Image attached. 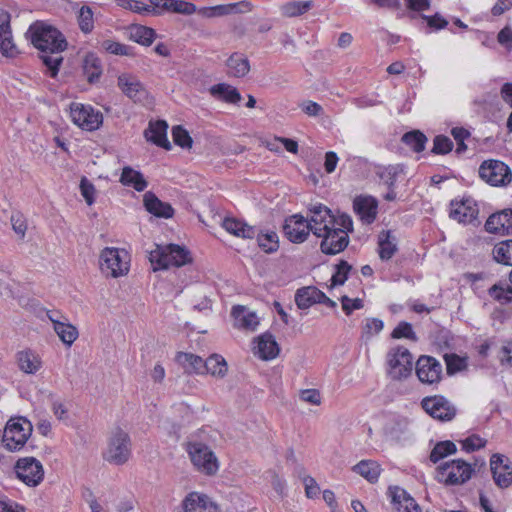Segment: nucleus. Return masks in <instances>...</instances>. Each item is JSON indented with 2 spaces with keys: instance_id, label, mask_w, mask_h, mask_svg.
<instances>
[{
  "instance_id": "obj_1",
  "label": "nucleus",
  "mask_w": 512,
  "mask_h": 512,
  "mask_svg": "<svg viewBox=\"0 0 512 512\" xmlns=\"http://www.w3.org/2000/svg\"><path fill=\"white\" fill-rule=\"evenodd\" d=\"M27 38L40 51V59L51 77H56L63 62L61 53L67 48L64 35L55 27L42 21L30 25Z\"/></svg>"
},
{
  "instance_id": "obj_2",
  "label": "nucleus",
  "mask_w": 512,
  "mask_h": 512,
  "mask_svg": "<svg viewBox=\"0 0 512 512\" xmlns=\"http://www.w3.org/2000/svg\"><path fill=\"white\" fill-rule=\"evenodd\" d=\"M149 260L154 270L167 269L170 266L180 267L192 261L190 252L177 244L156 245L150 252Z\"/></svg>"
},
{
  "instance_id": "obj_3",
  "label": "nucleus",
  "mask_w": 512,
  "mask_h": 512,
  "mask_svg": "<svg viewBox=\"0 0 512 512\" xmlns=\"http://www.w3.org/2000/svg\"><path fill=\"white\" fill-rule=\"evenodd\" d=\"M474 469L462 459L444 462L436 468L435 479L446 486L466 483L472 477Z\"/></svg>"
},
{
  "instance_id": "obj_4",
  "label": "nucleus",
  "mask_w": 512,
  "mask_h": 512,
  "mask_svg": "<svg viewBox=\"0 0 512 512\" xmlns=\"http://www.w3.org/2000/svg\"><path fill=\"white\" fill-rule=\"evenodd\" d=\"M33 431L32 423L24 417L11 418L4 429L2 442L7 450H20Z\"/></svg>"
},
{
  "instance_id": "obj_5",
  "label": "nucleus",
  "mask_w": 512,
  "mask_h": 512,
  "mask_svg": "<svg viewBox=\"0 0 512 512\" xmlns=\"http://www.w3.org/2000/svg\"><path fill=\"white\" fill-rule=\"evenodd\" d=\"M131 456V440L127 432L115 428L108 439L104 459L114 465L125 464Z\"/></svg>"
},
{
  "instance_id": "obj_6",
  "label": "nucleus",
  "mask_w": 512,
  "mask_h": 512,
  "mask_svg": "<svg viewBox=\"0 0 512 512\" xmlns=\"http://www.w3.org/2000/svg\"><path fill=\"white\" fill-rule=\"evenodd\" d=\"M100 267L107 276L120 277L129 271L128 253L125 250L107 247L101 252Z\"/></svg>"
},
{
  "instance_id": "obj_7",
  "label": "nucleus",
  "mask_w": 512,
  "mask_h": 512,
  "mask_svg": "<svg viewBox=\"0 0 512 512\" xmlns=\"http://www.w3.org/2000/svg\"><path fill=\"white\" fill-rule=\"evenodd\" d=\"M479 176L492 186H506L512 181V171L500 160L489 159L479 167Z\"/></svg>"
},
{
  "instance_id": "obj_8",
  "label": "nucleus",
  "mask_w": 512,
  "mask_h": 512,
  "mask_svg": "<svg viewBox=\"0 0 512 512\" xmlns=\"http://www.w3.org/2000/svg\"><path fill=\"white\" fill-rule=\"evenodd\" d=\"M388 373L394 380L407 378L413 367V357L404 347H397L388 353Z\"/></svg>"
},
{
  "instance_id": "obj_9",
  "label": "nucleus",
  "mask_w": 512,
  "mask_h": 512,
  "mask_svg": "<svg viewBox=\"0 0 512 512\" xmlns=\"http://www.w3.org/2000/svg\"><path fill=\"white\" fill-rule=\"evenodd\" d=\"M14 469L17 478L29 487H36L43 481V466L41 462L34 457L18 459Z\"/></svg>"
},
{
  "instance_id": "obj_10",
  "label": "nucleus",
  "mask_w": 512,
  "mask_h": 512,
  "mask_svg": "<svg viewBox=\"0 0 512 512\" xmlns=\"http://www.w3.org/2000/svg\"><path fill=\"white\" fill-rule=\"evenodd\" d=\"M421 407L432 418L442 422L451 421L457 414L454 404L442 395L423 398Z\"/></svg>"
},
{
  "instance_id": "obj_11",
  "label": "nucleus",
  "mask_w": 512,
  "mask_h": 512,
  "mask_svg": "<svg viewBox=\"0 0 512 512\" xmlns=\"http://www.w3.org/2000/svg\"><path fill=\"white\" fill-rule=\"evenodd\" d=\"M187 451L193 464L208 475L218 471V461L210 448L200 442L189 443Z\"/></svg>"
},
{
  "instance_id": "obj_12",
  "label": "nucleus",
  "mask_w": 512,
  "mask_h": 512,
  "mask_svg": "<svg viewBox=\"0 0 512 512\" xmlns=\"http://www.w3.org/2000/svg\"><path fill=\"white\" fill-rule=\"evenodd\" d=\"M70 115L76 125L87 131L98 129L103 122L101 112L94 110V108L89 105L80 103L71 104Z\"/></svg>"
},
{
  "instance_id": "obj_13",
  "label": "nucleus",
  "mask_w": 512,
  "mask_h": 512,
  "mask_svg": "<svg viewBox=\"0 0 512 512\" xmlns=\"http://www.w3.org/2000/svg\"><path fill=\"white\" fill-rule=\"evenodd\" d=\"M283 232L292 243H303L312 232L308 219L300 214H294L286 218L283 225Z\"/></svg>"
},
{
  "instance_id": "obj_14",
  "label": "nucleus",
  "mask_w": 512,
  "mask_h": 512,
  "mask_svg": "<svg viewBox=\"0 0 512 512\" xmlns=\"http://www.w3.org/2000/svg\"><path fill=\"white\" fill-rule=\"evenodd\" d=\"M490 469L495 484L505 489L512 484V464L509 458L496 453L490 458Z\"/></svg>"
},
{
  "instance_id": "obj_15",
  "label": "nucleus",
  "mask_w": 512,
  "mask_h": 512,
  "mask_svg": "<svg viewBox=\"0 0 512 512\" xmlns=\"http://www.w3.org/2000/svg\"><path fill=\"white\" fill-rule=\"evenodd\" d=\"M321 252L326 255H336L342 252L349 244V236L343 229H335V226L321 233Z\"/></svg>"
},
{
  "instance_id": "obj_16",
  "label": "nucleus",
  "mask_w": 512,
  "mask_h": 512,
  "mask_svg": "<svg viewBox=\"0 0 512 512\" xmlns=\"http://www.w3.org/2000/svg\"><path fill=\"white\" fill-rule=\"evenodd\" d=\"M416 374L424 384H437L442 378V365L431 356H421L416 362Z\"/></svg>"
},
{
  "instance_id": "obj_17",
  "label": "nucleus",
  "mask_w": 512,
  "mask_h": 512,
  "mask_svg": "<svg viewBox=\"0 0 512 512\" xmlns=\"http://www.w3.org/2000/svg\"><path fill=\"white\" fill-rule=\"evenodd\" d=\"M309 210L311 215L308 222L315 236L320 237L321 233L335 226V216L328 207L318 204Z\"/></svg>"
},
{
  "instance_id": "obj_18",
  "label": "nucleus",
  "mask_w": 512,
  "mask_h": 512,
  "mask_svg": "<svg viewBox=\"0 0 512 512\" xmlns=\"http://www.w3.org/2000/svg\"><path fill=\"white\" fill-rule=\"evenodd\" d=\"M485 230L491 234L512 235V209L491 214L486 220Z\"/></svg>"
},
{
  "instance_id": "obj_19",
  "label": "nucleus",
  "mask_w": 512,
  "mask_h": 512,
  "mask_svg": "<svg viewBox=\"0 0 512 512\" xmlns=\"http://www.w3.org/2000/svg\"><path fill=\"white\" fill-rule=\"evenodd\" d=\"M117 84L120 90L134 102H142L148 96V92L137 77L131 74H121L118 76Z\"/></svg>"
},
{
  "instance_id": "obj_20",
  "label": "nucleus",
  "mask_w": 512,
  "mask_h": 512,
  "mask_svg": "<svg viewBox=\"0 0 512 512\" xmlns=\"http://www.w3.org/2000/svg\"><path fill=\"white\" fill-rule=\"evenodd\" d=\"M183 512H220L219 506L206 494L191 492L182 503Z\"/></svg>"
},
{
  "instance_id": "obj_21",
  "label": "nucleus",
  "mask_w": 512,
  "mask_h": 512,
  "mask_svg": "<svg viewBox=\"0 0 512 512\" xmlns=\"http://www.w3.org/2000/svg\"><path fill=\"white\" fill-rule=\"evenodd\" d=\"M0 52L5 57L13 58L19 51L14 44L10 26V14L7 12L0 14Z\"/></svg>"
},
{
  "instance_id": "obj_22",
  "label": "nucleus",
  "mask_w": 512,
  "mask_h": 512,
  "mask_svg": "<svg viewBox=\"0 0 512 512\" xmlns=\"http://www.w3.org/2000/svg\"><path fill=\"white\" fill-rule=\"evenodd\" d=\"M167 129L168 124L164 120L150 122L149 127L144 132V136L147 141H150L166 150H170L172 146L167 139Z\"/></svg>"
},
{
  "instance_id": "obj_23",
  "label": "nucleus",
  "mask_w": 512,
  "mask_h": 512,
  "mask_svg": "<svg viewBox=\"0 0 512 512\" xmlns=\"http://www.w3.org/2000/svg\"><path fill=\"white\" fill-rule=\"evenodd\" d=\"M392 503L398 511L403 512H422L417 502L410 494L398 486L389 487Z\"/></svg>"
},
{
  "instance_id": "obj_24",
  "label": "nucleus",
  "mask_w": 512,
  "mask_h": 512,
  "mask_svg": "<svg viewBox=\"0 0 512 512\" xmlns=\"http://www.w3.org/2000/svg\"><path fill=\"white\" fill-rule=\"evenodd\" d=\"M453 208L450 211V217L461 223H471L477 218L478 208L476 204L470 200L465 199L459 203L452 202Z\"/></svg>"
},
{
  "instance_id": "obj_25",
  "label": "nucleus",
  "mask_w": 512,
  "mask_h": 512,
  "mask_svg": "<svg viewBox=\"0 0 512 512\" xmlns=\"http://www.w3.org/2000/svg\"><path fill=\"white\" fill-rule=\"evenodd\" d=\"M143 203L146 210L156 217L168 219L174 214V209L169 203L161 201L150 191L144 194Z\"/></svg>"
},
{
  "instance_id": "obj_26",
  "label": "nucleus",
  "mask_w": 512,
  "mask_h": 512,
  "mask_svg": "<svg viewBox=\"0 0 512 512\" xmlns=\"http://www.w3.org/2000/svg\"><path fill=\"white\" fill-rule=\"evenodd\" d=\"M377 206V201L371 196H358L353 201L354 211L368 224L376 219Z\"/></svg>"
},
{
  "instance_id": "obj_27",
  "label": "nucleus",
  "mask_w": 512,
  "mask_h": 512,
  "mask_svg": "<svg viewBox=\"0 0 512 512\" xmlns=\"http://www.w3.org/2000/svg\"><path fill=\"white\" fill-rule=\"evenodd\" d=\"M15 358L18 368L26 374H35L42 367L40 356L31 349L18 351Z\"/></svg>"
},
{
  "instance_id": "obj_28",
  "label": "nucleus",
  "mask_w": 512,
  "mask_h": 512,
  "mask_svg": "<svg viewBox=\"0 0 512 512\" xmlns=\"http://www.w3.org/2000/svg\"><path fill=\"white\" fill-rule=\"evenodd\" d=\"M175 360L188 374H205V361L192 353L178 352Z\"/></svg>"
},
{
  "instance_id": "obj_29",
  "label": "nucleus",
  "mask_w": 512,
  "mask_h": 512,
  "mask_svg": "<svg viewBox=\"0 0 512 512\" xmlns=\"http://www.w3.org/2000/svg\"><path fill=\"white\" fill-rule=\"evenodd\" d=\"M231 315L235 320V325L254 331L259 324V319L254 312L247 311L246 307L237 305L232 308Z\"/></svg>"
},
{
  "instance_id": "obj_30",
  "label": "nucleus",
  "mask_w": 512,
  "mask_h": 512,
  "mask_svg": "<svg viewBox=\"0 0 512 512\" xmlns=\"http://www.w3.org/2000/svg\"><path fill=\"white\" fill-rule=\"evenodd\" d=\"M223 228L230 234L244 239H252L256 235V228L235 218H225Z\"/></svg>"
},
{
  "instance_id": "obj_31",
  "label": "nucleus",
  "mask_w": 512,
  "mask_h": 512,
  "mask_svg": "<svg viewBox=\"0 0 512 512\" xmlns=\"http://www.w3.org/2000/svg\"><path fill=\"white\" fill-rule=\"evenodd\" d=\"M120 183L124 186L133 187L138 192L144 191L148 186L143 174L130 166H125L122 169Z\"/></svg>"
},
{
  "instance_id": "obj_32",
  "label": "nucleus",
  "mask_w": 512,
  "mask_h": 512,
  "mask_svg": "<svg viewBox=\"0 0 512 512\" xmlns=\"http://www.w3.org/2000/svg\"><path fill=\"white\" fill-rule=\"evenodd\" d=\"M257 354L263 360L274 359L279 354V346L270 333L258 337Z\"/></svg>"
},
{
  "instance_id": "obj_33",
  "label": "nucleus",
  "mask_w": 512,
  "mask_h": 512,
  "mask_svg": "<svg viewBox=\"0 0 512 512\" xmlns=\"http://www.w3.org/2000/svg\"><path fill=\"white\" fill-rule=\"evenodd\" d=\"M228 75L242 78L250 71V63L246 56L241 53H233L226 61Z\"/></svg>"
},
{
  "instance_id": "obj_34",
  "label": "nucleus",
  "mask_w": 512,
  "mask_h": 512,
  "mask_svg": "<svg viewBox=\"0 0 512 512\" xmlns=\"http://www.w3.org/2000/svg\"><path fill=\"white\" fill-rule=\"evenodd\" d=\"M83 73L91 84L97 82L102 75L101 60L95 53H87L83 59Z\"/></svg>"
},
{
  "instance_id": "obj_35",
  "label": "nucleus",
  "mask_w": 512,
  "mask_h": 512,
  "mask_svg": "<svg viewBox=\"0 0 512 512\" xmlns=\"http://www.w3.org/2000/svg\"><path fill=\"white\" fill-rule=\"evenodd\" d=\"M210 94L215 97L218 100L231 103V104H237L241 101L242 97L239 91L226 83H219L216 85H213L210 89Z\"/></svg>"
},
{
  "instance_id": "obj_36",
  "label": "nucleus",
  "mask_w": 512,
  "mask_h": 512,
  "mask_svg": "<svg viewBox=\"0 0 512 512\" xmlns=\"http://www.w3.org/2000/svg\"><path fill=\"white\" fill-rule=\"evenodd\" d=\"M352 470L364 477L370 483L377 482L381 472L380 465L373 460H362L354 465Z\"/></svg>"
},
{
  "instance_id": "obj_37",
  "label": "nucleus",
  "mask_w": 512,
  "mask_h": 512,
  "mask_svg": "<svg viewBox=\"0 0 512 512\" xmlns=\"http://www.w3.org/2000/svg\"><path fill=\"white\" fill-rule=\"evenodd\" d=\"M379 257L381 260H389L397 251V244L395 237L392 236L391 231H382L379 234L378 240Z\"/></svg>"
},
{
  "instance_id": "obj_38",
  "label": "nucleus",
  "mask_w": 512,
  "mask_h": 512,
  "mask_svg": "<svg viewBox=\"0 0 512 512\" xmlns=\"http://www.w3.org/2000/svg\"><path fill=\"white\" fill-rule=\"evenodd\" d=\"M228 370L227 362L219 354H212L205 360V373L223 378Z\"/></svg>"
},
{
  "instance_id": "obj_39",
  "label": "nucleus",
  "mask_w": 512,
  "mask_h": 512,
  "mask_svg": "<svg viewBox=\"0 0 512 512\" xmlns=\"http://www.w3.org/2000/svg\"><path fill=\"white\" fill-rule=\"evenodd\" d=\"M316 287L308 286L297 290L295 302L299 309H307L319 301Z\"/></svg>"
},
{
  "instance_id": "obj_40",
  "label": "nucleus",
  "mask_w": 512,
  "mask_h": 512,
  "mask_svg": "<svg viewBox=\"0 0 512 512\" xmlns=\"http://www.w3.org/2000/svg\"><path fill=\"white\" fill-rule=\"evenodd\" d=\"M313 7L312 1H291L280 7L281 14L284 17H297L305 14Z\"/></svg>"
},
{
  "instance_id": "obj_41",
  "label": "nucleus",
  "mask_w": 512,
  "mask_h": 512,
  "mask_svg": "<svg viewBox=\"0 0 512 512\" xmlns=\"http://www.w3.org/2000/svg\"><path fill=\"white\" fill-rule=\"evenodd\" d=\"M155 36V31L146 26L135 25L130 28V39L144 46L151 45Z\"/></svg>"
},
{
  "instance_id": "obj_42",
  "label": "nucleus",
  "mask_w": 512,
  "mask_h": 512,
  "mask_svg": "<svg viewBox=\"0 0 512 512\" xmlns=\"http://www.w3.org/2000/svg\"><path fill=\"white\" fill-rule=\"evenodd\" d=\"M493 258L496 262L512 266V239L502 241L494 246Z\"/></svg>"
},
{
  "instance_id": "obj_43",
  "label": "nucleus",
  "mask_w": 512,
  "mask_h": 512,
  "mask_svg": "<svg viewBox=\"0 0 512 512\" xmlns=\"http://www.w3.org/2000/svg\"><path fill=\"white\" fill-rule=\"evenodd\" d=\"M457 451L456 445L449 440L438 442L430 452L429 459L432 463L436 464L443 458L455 454Z\"/></svg>"
},
{
  "instance_id": "obj_44",
  "label": "nucleus",
  "mask_w": 512,
  "mask_h": 512,
  "mask_svg": "<svg viewBox=\"0 0 512 512\" xmlns=\"http://www.w3.org/2000/svg\"><path fill=\"white\" fill-rule=\"evenodd\" d=\"M402 142L409 146L414 152L420 153L425 149L427 137L419 130H413L402 136Z\"/></svg>"
},
{
  "instance_id": "obj_45",
  "label": "nucleus",
  "mask_w": 512,
  "mask_h": 512,
  "mask_svg": "<svg viewBox=\"0 0 512 512\" xmlns=\"http://www.w3.org/2000/svg\"><path fill=\"white\" fill-rule=\"evenodd\" d=\"M259 247L266 253L276 252L279 248V240L276 232L271 231L264 234H260L256 231V235Z\"/></svg>"
},
{
  "instance_id": "obj_46",
  "label": "nucleus",
  "mask_w": 512,
  "mask_h": 512,
  "mask_svg": "<svg viewBox=\"0 0 512 512\" xmlns=\"http://www.w3.org/2000/svg\"><path fill=\"white\" fill-rule=\"evenodd\" d=\"M54 331L59 336L61 341L67 345H72L78 337V330L70 323L61 322L57 323Z\"/></svg>"
},
{
  "instance_id": "obj_47",
  "label": "nucleus",
  "mask_w": 512,
  "mask_h": 512,
  "mask_svg": "<svg viewBox=\"0 0 512 512\" xmlns=\"http://www.w3.org/2000/svg\"><path fill=\"white\" fill-rule=\"evenodd\" d=\"M410 420L405 416L396 417L388 427L389 435L396 440L409 432Z\"/></svg>"
},
{
  "instance_id": "obj_48",
  "label": "nucleus",
  "mask_w": 512,
  "mask_h": 512,
  "mask_svg": "<svg viewBox=\"0 0 512 512\" xmlns=\"http://www.w3.org/2000/svg\"><path fill=\"white\" fill-rule=\"evenodd\" d=\"M336 272L332 275V286L343 285L348 278L352 266L345 260H341L336 266Z\"/></svg>"
},
{
  "instance_id": "obj_49",
  "label": "nucleus",
  "mask_w": 512,
  "mask_h": 512,
  "mask_svg": "<svg viewBox=\"0 0 512 512\" xmlns=\"http://www.w3.org/2000/svg\"><path fill=\"white\" fill-rule=\"evenodd\" d=\"M172 137L176 145L182 148H191L193 140L188 131L182 126L177 125L172 128Z\"/></svg>"
},
{
  "instance_id": "obj_50",
  "label": "nucleus",
  "mask_w": 512,
  "mask_h": 512,
  "mask_svg": "<svg viewBox=\"0 0 512 512\" xmlns=\"http://www.w3.org/2000/svg\"><path fill=\"white\" fill-rule=\"evenodd\" d=\"M78 22L79 27L82 32L90 33L93 30L94 22H93V12L90 7L83 6L81 7L78 14Z\"/></svg>"
},
{
  "instance_id": "obj_51",
  "label": "nucleus",
  "mask_w": 512,
  "mask_h": 512,
  "mask_svg": "<svg viewBox=\"0 0 512 512\" xmlns=\"http://www.w3.org/2000/svg\"><path fill=\"white\" fill-rule=\"evenodd\" d=\"M453 149L452 140L444 135H437L433 140L432 152L434 154H447Z\"/></svg>"
},
{
  "instance_id": "obj_52",
  "label": "nucleus",
  "mask_w": 512,
  "mask_h": 512,
  "mask_svg": "<svg viewBox=\"0 0 512 512\" xmlns=\"http://www.w3.org/2000/svg\"><path fill=\"white\" fill-rule=\"evenodd\" d=\"M399 173V168L397 166H388L380 168L377 172V175L383 182L388 186V188H392L395 185L396 177Z\"/></svg>"
},
{
  "instance_id": "obj_53",
  "label": "nucleus",
  "mask_w": 512,
  "mask_h": 512,
  "mask_svg": "<svg viewBox=\"0 0 512 512\" xmlns=\"http://www.w3.org/2000/svg\"><path fill=\"white\" fill-rule=\"evenodd\" d=\"M12 229L19 236L24 239L27 230V221L23 214L20 212L13 213L10 218Z\"/></svg>"
},
{
  "instance_id": "obj_54",
  "label": "nucleus",
  "mask_w": 512,
  "mask_h": 512,
  "mask_svg": "<svg viewBox=\"0 0 512 512\" xmlns=\"http://www.w3.org/2000/svg\"><path fill=\"white\" fill-rule=\"evenodd\" d=\"M170 5L173 13L192 15L197 12V7L193 3L184 0H172Z\"/></svg>"
},
{
  "instance_id": "obj_55",
  "label": "nucleus",
  "mask_w": 512,
  "mask_h": 512,
  "mask_svg": "<svg viewBox=\"0 0 512 512\" xmlns=\"http://www.w3.org/2000/svg\"><path fill=\"white\" fill-rule=\"evenodd\" d=\"M391 336L395 339L407 338L416 340V335L412 329V325L405 321H402L397 325Z\"/></svg>"
},
{
  "instance_id": "obj_56",
  "label": "nucleus",
  "mask_w": 512,
  "mask_h": 512,
  "mask_svg": "<svg viewBox=\"0 0 512 512\" xmlns=\"http://www.w3.org/2000/svg\"><path fill=\"white\" fill-rule=\"evenodd\" d=\"M102 48L111 54L114 55H129L130 48L124 44L119 42H115L113 40H105L102 42Z\"/></svg>"
},
{
  "instance_id": "obj_57",
  "label": "nucleus",
  "mask_w": 512,
  "mask_h": 512,
  "mask_svg": "<svg viewBox=\"0 0 512 512\" xmlns=\"http://www.w3.org/2000/svg\"><path fill=\"white\" fill-rule=\"evenodd\" d=\"M446 367L448 374H454L465 368V360L456 354L446 355Z\"/></svg>"
},
{
  "instance_id": "obj_58",
  "label": "nucleus",
  "mask_w": 512,
  "mask_h": 512,
  "mask_svg": "<svg viewBox=\"0 0 512 512\" xmlns=\"http://www.w3.org/2000/svg\"><path fill=\"white\" fill-rule=\"evenodd\" d=\"M485 445L486 440L476 434H473L462 441L463 449L468 452L483 448Z\"/></svg>"
},
{
  "instance_id": "obj_59",
  "label": "nucleus",
  "mask_w": 512,
  "mask_h": 512,
  "mask_svg": "<svg viewBox=\"0 0 512 512\" xmlns=\"http://www.w3.org/2000/svg\"><path fill=\"white\" fill-rule=\"evenodd\" d=\"M80 190H81V194L84 197L87 204L92 205L95 201V199H94L95 187L86 177H83L81 179Z\"/></svg>"
},
{
  "instance_id": "obj_60",
  "label": "nucleus",
  "mask_w": 512,
  "mask_h": 512,
  "mask_svg": "<svg viewBox=\"0 0 512 512\" xmlns=\"http://www.w3.org/2000/svg\"><path fill=\"white\" fill-rule=\"evenodd\" d=\"M172 0H149L150 14L157 16L163 12H171Z\"/></svg>"
},
{
  "instance_id": "obj_61",
  "label": "nucleus",
  "mask_w": 512,
  "mask_h": 512,
  "mask_svg": "<svg viewBox=\"0 0 512 512\" xmlns=\"http://www.w3.org/2000/svg\"><path fill=\"white\" fill-rule=\"evenodd\" d=\"M342 309L346 313V315H350L353 310H358L363 308V301L360 298L350 299L348 296H343L341 298Z\"/></svg>"
},
{
  "instance_id": "obj_62",
  "label": "nucleus",
  "mask_w": 512,
  "mask_h": 512,
  "mask_svg": "<svg viewBox=\"0 0 512 512\" xmlns=\"http://www.w3.org/2000/svg\"><path fill=\"white\" fill-rule=\"evenodd\" d=\"M300 399L304 402L320 405L321 404V394L317 389H304L300 392Z\"/></svg>"
},
{
  "instance_id": "obj_63",
  "label": "nucleus",
  "mask_w": 512,
  "mask_h": 512,
  "mask_svg": "<svg viewBox=\"0 0 512 512\" xmlns=\"http://www.w3.org/2000/svg\"><path fill=\"white\" fill-rule=\"evenodd\" d=\"M300 108L308 116L316 117L323 114L322 106L311 100L302 102Z\"/></svg>"
},
{
  "instance_id": "obj_64",
  "label": "nucleus",
  "mask_w": 512,
  "mask_h": 512,
  "mask_svg": "<svg viewBox=\"0 0 512 512\" xmlns=\"http://www.w3.org/2000/svg\"><path fill=\"white\" fill-rule=\"evenodd\" d=\"M499 359L502 365L512 366V342L503 345L499 352Z\"/></svg>"
}]
</instances>
